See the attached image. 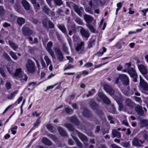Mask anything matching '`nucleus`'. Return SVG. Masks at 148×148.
<instances>
[{"label": "nucleus", "instance_id": "obj_1", "mask_svg": "<svg viewBox=\"0 0 148 148\" xmlns=\"http://www.w3.org/2000/svg\"><path fill=\"white\" fill-rule=\"evenodd\" d=\"M26 66L28 73H33L35 71V64L30 59H28L26 64Z\"/></svg>", "mask_w": 148, "mask_h": 148}, {"label": "nucleus", "instance_id": "obj_2", "mask_svg": "<svg viewBox=\"0 0 148 148\" xmlns=\"http://www.w3.org/2000/svg\"><path fill=\"white\" fill-rule=\"evenodd\" d=\"M119 79H120L125 86H127L129 84V79L125 75H119V77L117 78L115 81V83L118 84Z\"/></svg>", "mask_w": 148, "mask_h": 148}, {"label": "nucleus", "instance_id": "obj_3", "mask_svg": "<svg viewBox=\"0 0 148 148\" xmlns=\"http://www.w3.org/2000/svg\"><path fill=\"white\" fill-rule=\"evenodd\" d=\"M54 50L57 55L58 60L60 62L62 61L64 57L60 49L58 47H56L54 49Z\"/></svg>", "mask_w": 148, "mask_h": 148}, {"label": "nucleus", "instance_id": "obj_4", "mask_svg": "<svg viewBox=\"0 0 148 148\" xmlns=\"http://www.w3.org/2000/svg\"><path fill=\"white\" fill-rule=\"evenodd\" d=\"M84 42H81L79 43L75 47L76 51L79 53H82L84 51Z\"/></svg>", "mask_w": 148, "mask_h": 148}, {"label": "nucleus", "instance_id": "obj_5", "mask_svg": "<svg viewBox=\"0 0 148 148\" xmlns=\"http://www.w3.org/2000/svg\"><path fill=\"white\" fill-rule=\"evenodd\" d=\"M98 96L102 100L103 103L109 104L110 103V101L109 98L104 94L100 92L98 93Z\"/></svg>", "mask_w": 148, "mask_h": 148}, {"label": "nucleus", "instance_id": "obj_6", "mask_svg": "<svg viewBox=\"0 0 148 148\" xmlns=\"http://www.w3.org/2000/svg\"><path fill=\"white\" fill-rule=\"evenodd\" d=\"M145 142L144 140H141L137 138H134L132 140V144L135 146L140 147L142 146V144Z\"/></svg>", "mask_w": 148, "mask_h": 148}, {"label": "nucleus", "instance_id": "obj_7", "mask_svg": "<svg viewBox=\"0 0 148 148\" xmlns=\"http://www.w3.org/2000/svg\"><path fill=\"white\" fill-rule=\"evenodd\" d=\"M103 88L105 90L111 95H113L114 91L112 88L109 85L106 84L103 85Z\"/></svg>", "mask_w": 148, "mask_h": 148}, {"label": "nucleus", "instance_id": "obj_8", "mask_svg": "<svg viewBox=\"0 0 148 148\" xmlns=\"http://www.w3.org/2000/svg\"><path fill=\"white\" fill-rule=\"evenodd\" d=\"M22 30L23 34L25 36H29L31 35L33 33L32 30L25 26L23 27Z\"/></svg>", "mask_w": 148, "mask_h": 148}, {"label": "nucleus", "instance_id": "obj_9", "mask_svg": "<svg viewBox=\"0 0 148 148\" xmlns=\"http://www.w3.org/2000/svg\"><path fill=\"white\" fill-rule=\"evenodd\" d=\"M140 87L143 90H148V84L143 80L141 79L140 76Z\"/></svg>", "mask_w": 148, "mask_h": 148}, {"label": "nucleus", "instance_id": "obj_10", "mask_svg": "<svg viewBox=\"0 0 148 148\" xmlns=\"http://www.w3.org/2000/svg\"><path fill=\"white\" fill-rule=\"evenodd\" d=\"M12 77L17 79L21 78V80H24L25 81H27L28 78L26 75H12Z\"/></svg>", "mask_w": 148, "mask_h": 148}, {"label": "nucleus", "instance_id": "obj_11", "mask_svg": "<svg viewBox=\"0 0 148 148\" xmlns=\"http://www.w3.org/2000/svg\"><path fill=\"white\" fill-rule=\"evenodd\" d=\"M78 134V137L80 139L83 141H86L88 140L86 136L83 134L80 133L77 130H76L74 131Z\"/></svg>", "mask_w": 148, "mask_h": 148}, {"label": "nucleus", "instance_id": "obj_12", "mask_svg": "<svg viewBox=\"0 0 148 148\" xmlns=\"http://www.w3.org/2000/svg\"><path fill=\"white\" fill-rule=\"evenodd\" d=\"M125 103L126 106L131 108H133L134 106V103L129 98H127L125 99Z\"/></svg>", "mask_w": 148, "mask_h": 148}, {"label": "nucleus", "instance_id": "obj_13", "mask_svg": "<svg viewBox=\"0 0 148 148\" xmlns=\"http://www.w3.org/2000/svg\"><path fill=\"white\" fill-rule=\"evenodd\" d=\"M74 10L75 12L80 16H81L82 14L83 11V8L82 7L79 8L77 5H75L74 6Z\"/></svg>", "mask_w": 148, "mask_h": 148}, {"label": "nucleus", "instance_id": "obj_14", "mask_svg": "<svg viewBox=\"0 0 148 148\" xmlns=\"http://www.w3.org/2000/svg\"><path fill=\"white\" fill-rule=\"evenodd\" d=\"M21 3L24 9L26 10H29L30 9V5L29 3L26 0H22Z\"/></svg>", "mask_w": 148, "mask_h": 148}, {"label": "nucleus", "instance_id": "obj_15", "mask_svg": "<svg viewBox=\"0 0 148 148\" xmlns=\"http://www.w3.org/2000/svg\"><path fill=\"white\" fill-rule=\"evenodd\" d=\"M135 109L138 114L140 115H143L144 114V111L142 107L138 105L136 106L135 107Z\"/></svg>", "mask_w": 148, "mask_h": 148}, {"label": "nucleus", "instance_id": "obj_16", "mask_svg": "<svg viewBox=\"0 0 148 148\" xmlns=\"http://www.w3.org/2000/svg\"><path fill=\"white\" fill-rule=\"evenodd\" d=\"M138 69L142 74H147V71L145 66L142 65H138Z\"/></svg>", "mask_w": 148, "mask_h": 148}, {"label": "nucleus", "instance_id": "obj_17", "mask_svg": "<svg viewBox=\"0 0 148 148\" xmlns=\"http://www.w3.org/2000/svg\"><path fill=\"white\" fill-rule=\"evenodd\" d=\"M9 45L10 47L15 51H16L18 48V45L13 41L11 40L8 41Z\"/></svg>", "mask_w": 148, "mask_h": 148}, {"label": "nucleus", "instance_id": "obj_18", "mask_svg": "<svg viewBox=\"0 0 148 148\" xmlns=\"http://www.w3.org/2000/svg\"><path fill=\"white\" fill-rule=\"evenodd\" d=\"M81 34L85 38H88L89 37L90 34L88 31L86 30L84 28H82L80 30Z\"/></svg>", "mask_w": 148, "mask_h": 148}, {"label": "nucleus", "instance_id": "obj_19", "mask_svg": "<svg viewBox=\"0 0 148 148\" xmlns=\"http://www.w3.org/2000/svg\"><path fill=\"white\" fill-rule=\"evenodd\" d=\"M112 134L113 137H116L119 138H120L121 137V134L120 132L115 129L113 130L112 132Z\"/></svg>", "mask_w": 148, "mask_h": 148}, {"label": "nucleus", "instance_id": "obj_20", "mask_svg": "<svg viewBox=\"0 0 148 148\" xmlns=\"http://www.w3.org/2000/svg\"><path fill=\"white\" fill-rule=\"evenodd\" d=\"M42 141L44 144L47 145L51 146L52 145L51 142L47 138H42Z\"/></svg>", "mask_w": 148, "mask_h": 148}, {"label": "nucleus", "instance_id": "obj_21", "mask_svg": "<svg viewBox=\"0 0 148 148\" xmlns=\"http://www.w3.org/2000/svg\"><path fill=\"white\" fill-rule=\"evenodd\" d=\"M57 129L59 131L60 134L61 136H65L67 135L66 132L61 127H58Z\"/></svg>", "mask_w": 148, "mask_h": 148}, {"label": "nucleus", "instance_id": "obj_22", "mask_svg": "<svg viewBox=\"0 0 148 148\" xmlns=\"http://www.w3.org/2000/svg\"><path fill=\"white\" fill-rule=\"evenodd\" d=\"M69 120L71 122L77 125H79V121H78L76 117L75 116H73L70 118Z\"/></svg>", "mask_w": 148, "mask_h": 148}, {"label": "nucleus", "instance_id": "obj_23", "mask_svg": "<svg viewBox=\"0 0 148 148\" xmlns=\"http://www.w3.org/2000/svg\"><path fill=\"white\" fill-rule=\"evenodd\" d=\"M140 126L141 127H146L148 126V121L147 119H143L141 120Z\"/></svg>", "mask_w": 148, "mask_h": 148}, {"label": "nucleus", "instance_id": "obj_24", "mask_svg": "<svg viewBox=\"0 0 148 148\" xmlns=\"http://www.w3.org/2000/svg\"><path fill=\"white\" fill-rule=\"evenodd\" d=\"M84 18L87 23H89L92 22V18L91 16L87 14L84 15Z\"/></svg>", "mask_w": 148, "mask_h": 148}, {"label": "nucleus", "instance_id": "obj_25", "mask_svg": "<svg viewBox=\"0 0 148 148\" xmlns=\"http://www.w3.org/2000/svg\"><path fill=\"white\" fill-rule=\"evenodd\" d=\"M25 21V19L22 17H18L17 19V22L20 26H21L24 24Z\"/></svg>", "mask_w": 148, "mask_h": 148}, {"label": "nucleus", "instance_id": "obj_26", "mask_svg": "<svg viewBox=\"0 0 148 148\" xmlns=\"http://www.w3.org/2000/svg\"><path fill=\"white\" fill-rule=\"evenodd\" d=\"M57 26L58 27L63 33H65L66 32V29L64 25L63 24H58Z\"/></svg>", "mask_w": 148, "mask_h": 148}, {"label": "nucleus", "instance_id": "obj_27", "mask_svg": "<svg viewBox=\"0 0 148 148\" xmlns=\"http://www.w3.org/2000/svg\"><path fill=\"white\" fill-rule=\"evenodd\" d=\"M86 25V26L91 32L93 33H95V29L92 25L90 24L89 23H87Z\"/></svg>", "mask_w": 148, "mask_h": 148}, {"label": "nucleus", "instance_id": "obj_28", "mask_svg": "<svg viewBox=\"0 0 148 148\" xmlns=\"http://www.w3.org/2000/svg\"><path fill=\"white\" fill-rule=\"evenodd\" d=\"M143 138L146 140L148 141V132L146 130L141 132Z\"/></svg>", "mask_w": 148, "mask_h": 148}, {"label": "nucleus", "instance_id": "obj_29", "mask_svg": "<svg viewBox=\"0 0 148 148\" xmlns=\"http://www.w3.org/2000/svg\"><path fill=\"white\" fill-rule=\"evenodd\" d=\"M3 56L5 59L8 61L10 62L12 61L11 58L5 52H4Z\"/></svg>", "mask_w": 148, "mask_h": 148}, {"label": "nucleus", "instance_id": "obj_30", "mask_svg": "<svg viewBox=\"0 0 148 148\" xmlns=\"http://www.w3.org/2000/svg\"><path fill=\"white\" fill-rule=\"evenodd\" d=\"M64 125L70 131H72L74 130V128L73 126L70 124L65 123L64 124Z\"/></svg>", "mask_w": 148, "mask_h": 148}, {"label": "nucleus", "instance_id": "obj_31", "mask_svg": "<svg viewBox=\"0 0 148 148\" xmlns=\"http://www.w3.org/2000/svg\"><path fill=\"white\" fill-rule=\"evenodd\" d=\"M42 10L45 14L47 15L49 14L50 10L46 5L44 6L42 8Z\"/></svg>", "mask_w": 148, "mask_h": 148}, {"label": "nucleus", "instance_id": "obj_32", "mask_svg": "<svg viewBox=\"0 0 148 148\" xmlns=\"http://www.w3.org/2000/svg\"><path fill=\"white\" fill-rule=\"evenodd\" d=\"M17 91H15L12 92L8 96L7 98L9 99H13L15 95L17 93Z\"/></svg>", "mask_w": 148, "mask_h": 148}, {"label": "nucleus", "instance_id": "obj_33", "mask_svg": "<svg viewBox=\"0 0 148 148\" xmlns=\"http://www.w3.org/2000/svg\"><path fill=\"white\" fill-rule=\"evenodd\" d=\"M89 106L92 108H95L97 106L96 103L94 101L91 100L89 102Z\"/></svg>", "mask_w": 148, "mask_h": 148}, {"label": "nucleus", "instance_id": "obj_34", "mask_svg": "<svg viewBox=\"0 0 148 148\" xmlns=\"http://www.w3.org/2000/svg\"><path fill=\"white\" fill-rule=\"evenodd\" d=\"M114 99H115V100H116L118 104V106H119V111H122L123 109V105L120 102V101H117V99H116V98H114V97H113Z\"/></svg>", "mask_w": 148, "mask_h": 148}, {"label": "nucleus", "instance_id": "obj_35", "mask_svg": "<svg viewBox=\"0 0 148 148\" xmlns=\"http://www.w3.org/2000/svg\"><path fill=\"white\" fill-rule=\"evenodd\" d=\"M46 126L47 128L51 132L54 133L55 132V130L53 129V127L51 124H48L46 125Z\"/></svg>", "mask_w": 148, "mask_h": 148}, {"label": "nucleus", "instance_id": "obj_36", "mask_svg": "<svg viewBox=\"0 0 148 148\" xmlns=\"http://www.w3.org/2000/svg\"><path fill=\"white\" fill-rule=\"evenodd\" d=\"M75 140L76 145L79 148H82L83 145L82 143L77 139L76 138H73Z\"/></svg>", "mask_w": 148, "mask_h": 148}, {"label": "nucleus", "instance_id": "obj_37", "mask_svg": "<svg viewBox=\"0 0 148 148\" xmlns=\"http://www.w3.org/2000/svg\"><path fill=\"white\" fill-rule=\"evenodd\" d=\"M83 114L84 116L87 117H88L90 116L89 112L86 108L84 109L83 112Z\"/></svg>", "mask_w": 148, "mask_h": 148}, {"label": "nucleus", "instance_id": "obj_38", "mask_svg": "<svg viewBox=\"0 0 148 148\" xmlns=\"http://www.w3.org/2000/svg\"><path fill=\"white\" fill-rule=\"evenodd\" d=\"M73 110L71 108H65L62 111V113H64L65 112L67 114H69L71 112H72L73 111Z\"/></svg>", "mask_w": 148, "mask_h": 148}, {"label": "nucleus", "instance_id": "obj_39", "mask_svg": "<svg viewBox=\"0 0 148 148\" xmlns=\"http://www.w3.org/2000/svg\"><path fill=\"white\" fill-rule=\"evenodd\" d=\"M47 136L49 138L54 141H56L57 139V137L55 135L51 134H48Z\"/></svg>", "mask_w": 148, "mask_h": 148}, {"label": "nucleus", "instance_id": "obj_40", "mask_svg": "<svg viewBox=\"0 0 148 148\" xmlns=\"http://www.w3.org/2000/svg\"><path fill=\"white\" fill-rule=\"evenodd\" d=\"M127 73L129 74H136L134 69L132 68H131L130 69L127 68Z\"/></svg>", "mask_w": 148, "mask_h": 148}, {"label": "nucleus", "instance_id": "obj_41", "mask_svg": "<svg viewBox=\"0 0 148 148\" xmlns=\"http://www.w3.org/2000/svg\"><path fill=\"white\" fill-rule=\"evenodd\" d=\"M121 145L123 147L126 148H129L130 146L129 142H123L122 143Z\"/></svg>", "mask_w": 148, "mask_h": 148}, {"label": "nucleus", "instance_id": "obj_42", "mask_svg": "<svg viewBox=\"0 0 148 148\" xmlns=\"http://www.w3.org/2000/svg\"><path fill=\"white\" fill-rule=\"evenodd\" d=\"M34 8L36 12H37L40 9V5L38 3L34 5Z\"/></svg>", "mask_w": 148, "mask_h": 148}, {"label": "nucleus", "instance_id": "obj_43", "mask_svg": "<svg viewBox=\"0 0 148 148\" xmlns=\"http://www.w3.org/2000/svg\"><path fill=\"white\" fill-rule=\"evenodd\" d=\"M10 55L11 56L13 59L15 60H16L18 59V57L16 54L13 51H11L9 53Z\"/></svg>", "mask_w": 148, "mask_h": 148}, {"label": "nucleus", "instance_id": "obj_44", "mask_svg": "<svg viewBox=\"0 0 148 148\" xmlns=\"http://www.w3.org/2000/svg\"><path fill=\"white\" fill-rule=\"evenodd\" d=\"M62 48L63 51L66 54H69V53L68 50V48L66 47L65 44H63Z\"/></svg>", "mask_w": 148, "mask_h": 148}, {"label": "nucleus", "instance_id": "obj_45", "mask_svg": "<svg viewBox=\"0 0 148 148\" xmlns=\"http://www.w3.org/2000/svg\"><path fill=\"white\" fill-rule=\"evenodd\" d=\"M44 59L46 62L47 66H48L49 65L51 64V61L47 56H45Z\"/></svg>", "mask_w": 148, "mask_h": 148}, {"label": "nucleus", "instance_id": "obj_46", "mask_svg": "<svg viewBox=\"0 0 148 148\" xmlns=\"http://www.w3.org/2000/svg\"><path fill=\"white\" fill-rule=\"evenodd\" d=\"M49 20L47 18H45L42 21V24L45 27H47V24H48Z\"/></svg>", "mask_w": 148, "mask_h": 148}, {"label": "nucleus", "instance_id": "obj_47", "mask_svg": "<svg viewBox=\"0 0 148 148\" xmlns=\"http://www.w3.org/2000/svg\"><path fill=\"white\" fill-rule=\"evenodd\" d=\"M95 89L94 88L92 89L91 90V91H89L88 92V94L86 95L87 97H88L91 95H92L93 94L95 93Z\"/></svg>", "mask_w": 148, "mask_h": 148}, {"label": "nucleus", "instance_id": "obj_48", "mask_svg": "<svg viewBox=\"0 0 148 148\" xmlns=\"http://www.w3.org/2000/svg\"><path fill=\"white\" fill-rule=\"evenodd\" d=\"M40 117H39L38 118V119L36 120V122L34 123V127H38L40 123Z\"/></svg>", "mask_w": 148, "mask_h": 148}, {"label": "nucleus", "instance_id": "obj_49", "mask_svg": "<svg viewBox=\"0 0 148 148\" xmlns=\"http://www.w3.org/2000/svg\"><path fill=\"white\" fill-rule=\"evenodd\" d=\"M47 50L52 56L53 58H55L54 52L51 49H47Z\"/></svg>", "mask_w": 148, "mask_h": 148}, {"label": "nucleus", "instance_id": "obj_50", "mask_svg": "<svg viewBox=\"0 0 148 148\" xmlns=\"http://www.w3.org/2000/svg\"><path fill=\"white\" fill-rule=\"evenodd\" d=\"M75 20L79 24L82 25L83 24L82 20L79 18H76Z\"/></svg>", "mask_w": 148, "mask_h": 148}, {"label": "nucleus", "instance_id": "obj_51", "mask_svg": "<svg viewBox=\"0 0 148 148\" xmlns=\"http://www.w3.org/2000/svg\"><path fill=\"white\" fill-rule=\"evenodd\" d=\"M56 4L58 5H61L63 4L62 0H54Z\"/></svg>", "mask_w": 148, "mask_h": 148}, {"label": "nucleus", "instance_id": "obj_52", "mask_svg": "<svg viewBox=\"0 0 148 148\" xmlns=\"http://www.w3.org/2000/svg\"><path fill=\"white\" fill-rule=\"evenodd\" d=\"M17 126H15L11 128V130L12 134H16V130H17Z\"/></svg>", "mask_w": 148, "mask_h": 148}, {"label": "nucleus", "instance_id": "obj_53", "mask_svg": "<svg viewBox=\"0 0 148 148\" xmlns=\"http://www.w3.org/2000/svg\"><path fill=\"white\" fill-rule=\"evenodd\" d=\"M132 78L133 81L135 82H137V79L138 77L137 75H130Z\"/></svg>", "mask_w": 148, "mask_h": 148}, {"label": "nucleus", "instance_id": "obj_54", "mask_svg": "<svg viewBox=\"0 0 148 148\" xmlns=\"http://www.w3.org/2000/svg\"><path fill=\"white\" fill-rule=\"evenodd\" d=\"M91 8H91V7H87L85 8V10L86 12H87L90 14H92L93 12L91 10Z\"/></svg>", "mask_w": 148, "mask_h": 148}, {"label": "nucleus", "instance_id": "obj_55", "mask_svg": "<svg viewBox=\"0 0 148 148\" xmlns=\"http://www.w3.org/2000/svg\"><path fill=\"white\" fill-rule=\"evenodd\" d=\"M95 41V40H93L89 42L88 44V46L89 48H90L92 47V45L94 44Z\"/></svg>", "mask_w": 148, "mask_h": 148}, {"label": "nucleus", "instance_id": "obj_56", "mask_svg": "<svg viewBox=\"0 0 148 148\" xmlns=\"http://www.w3.org/2000/svg\"><path fill=\"white\" fill-rule=\"evenodd\" d=\"M48 23V24L49 28L51 29L53 28L54 27V25L53 23L50 21L49 20Z\"/></svg>", "mask_w": 148, "mask_h": 148}, {"label": "nucleus", "instance_id": "obj_57", "mask_svg": "<svg viewBox=\"0 0 148 148\" xmlns=\"http://www.w3.org/2000/svg\"><path fill=\"white\" fill-rule=\"evenodd\" d=\"M52 45L53 44L51 42H48L47 44V47L46 48V49H51V47H52Z\"/></svg>", "mask_w": 148, "mask_h": 148}, {"label": "nucleus", "instance_id": "obj_58", "mask_svg": "<svg viewBox=\"0 0 148 148\" xmlns=\"http://www.w3.org/2000/svg\"><path fill=\"white\" fill-rule=\"evenodd\" d=\"M5 87L8 90L10 89L11 87V85L10 83L9 82L6 83L5 84Z\"/></svg>", "mask_w": 148, "mask_h": 148}, {"label": "nucleus", "instance_id": "obj_59", "mask_svg": "<svg viewBox=\"0 0 148 148\" xmlns=\"http://www.w3.org/2000/svg\"><path fill=\"white\" fill-rule=\"evenodd\" d=\"M4 13V10L3 8V7L0 6V15H3Z\"/></svg>", "mask_w": 148, "mask_h": 148}, {"label": "nucleus", "instance_id": "obj_60", "mask_svg": "<svg viewBox=\"0 0 148 148\" xmlns=\"http://www.w3.org/2000/svg\"><path fill=\"white\" fill-rule=\"evenodd\" d=\"M92 63L91 62H88L86 63L84 65V66L86 67H89L92 65Z\"/></svg>", "mask_w": 148, "mask_h": 148}, {"label": "nucleus", "instance_id": "obj_61", "mask_svg": "<svg viewBox=\"0 0 148 148\" xmlns=\"http://www.w3.org/2000/svg\"><path fill=\"white\" fill-rule=\"evenodd\" d=\"M67 41L68 42L69 46L71 48L72 47V41L70 37H68L67 38Z\"/></svg>", "mask_w": 148, "mask_h": 148}, {"label": "nucleus", "instance_id": "obj_62", "mask_svg": "<svg viewBox=\"0 0 148 148\" xmlns=\"http://www.w3.org/2000/svg\"><path fill=\"white\" fill-rule=\"evenodd\" d=\"M22 73V70L21 68H18L16 69V72L14 74H19Z\"/></svg>", "mask_w": 148, "mask_h": 148}, {"label": "nucleus", "instance_id": "obj_63", "mask_svg": "<svg viewBox=\"0 0 148 148\" xmlns=\"http://www.w3.org/2000/svg\"><path fill=\"white\" fill-rule=\"evenodd\" d=\"M72 38L73 41L75 42L77 41L79 39V37L76 35H73L72 37Z\"/></svg>", "mask_w": 148, "mask_h": 148}, {"label": "nucleus", "instance_id": "obj_64", "mask_svg": "<svg viewBox=\"0 0 148 148\" xmlns=\"http://www.w3.org/2000/svg\"><path fill=\"white\" fill-rule=\"evenodd\" d=\"M115 46L118 47L119 49H120L121 48V43L120 42H118L116 43L115 45Z\"/></svg>", "mask_w": 148, "mask_h": 148}]
</instances>
